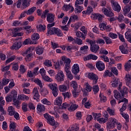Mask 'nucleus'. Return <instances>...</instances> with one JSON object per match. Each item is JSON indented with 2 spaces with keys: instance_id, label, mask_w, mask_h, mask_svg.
Instances as JSON below:
<instances>
[{
  "instance_id": "30",
  "label": "nucleus",
  "mask_w": 131,
  "mask_h": 131,
  "mask_svg": "<svg viewBox=\"0 0 131 131\" xmlns=\"http://www.w3.org/2000/svg\"><path fill=\"white\" fill-rule=\"evenodd\" d=\"M78 108V105L73 103L71 105L70 107H69L68 109L69 111H70L71 112H72V111H75Z\"/></svg>"
},
{
  "instance_id": "40",
  "label": "nucleus",
  "mask_w": 131,
  "mask_h": 131,
  "mask_svg": "<svg viewBox=\"0 0 131 131\" xmlns=\"http://www.w3.org/2000/svg\"><path fill=\"white\" fill-rule=\"evenodd\" d=\"M41 102L43 105H47V106H51L52 105V102L49 101L47 98H43L41 100Z\"/></svg>"
},
{
  "instance_id": "5",
  "label": "nucleus",
  "mask_w": 131,
  "mask_h": 131,
  "mask_svg": "<svg viewBox=\"0 0 131 131\" xmlns=\"http://www.w3.org/2000/svg\"><path fill=\"white\" fill-rule=\"evenodd\" d=\"M43 117L46 119L47 122L52 126L58 127L59 126V123L55 120L54 117L51 116L48 113H46L43 115Z\"/></svg>"
},
{
  "instance_id": "8",
  "label": "nucleus",
  "mask_w": 131,
  "mask_h": 131,
  "mask_svg": "<svg viewBox=\"0 0 131 131\" xmlns=\"http://www.w3.org/2000/svg\"><path fill=\"white\" fill-rule=\"evenodd\" d=\"M55 78L57 82H62V81H64L65 75L64 74L63 71H58L57 74L55 76Z\"/></svg>"
},
{
  "instance_id": "48",
  "label": "nucleus",
  "mask_w": 131,
  "mask_h": 131,
  "mask_svg": "<svg viewBox=\"0 0 131 131\" xmlns=\"http://www.w3.org/2000/svg\"><path fill=\"white\" fill-rule=\"evenodd\" d=\"M31 28V26H28L21 28V30H23L25 29V30H26V33L27 34H29V33H31V32L32 31V30L30 29Z\"/></svg>"
},
{
  "instance_id": "21",
  "label": "nucleus",
  "mask_w": 131,
  "mask_h": 131,
  "mask_svg": "<svg viewBox=\"0 0 131 131\" xmlns=\"http://www.w3.org/2000/svg\"><path fill=\"white\" fill-rule=\"evenodd\" d=\"M62 10H63V11H66V12L69 11L70 13H71V12H73V11H74V8H73V6L70 4L69 5H64L62 7Z\"/></svg>"
},
{
  "instance_id": "7",
  "label": "nucleus",
  "mask_w": 131,
  "mask_h": 131,
  "mask_svg": "<svg viewBox=\"0 0 131 131\" xmlns=\"http://www.w3.org/2000/svg\"><path fill=\"white\" fill-rule=\"evenodd\" d=\"M117 120L114 118H110L107 119V122L106 123L107 129H110V128H114L115 125L117 123Z\"/></svg>"
},
{
  "instance_id": "23",
  "label": "nucleus",
  "mask_w": 131,
  "mask_h": 131,
  "mask_svg": "<svg viewBox=\"0 0 131 131\" xmlns=\"http://www.w3.org/2000/svg\"><path fill=\"white\" fill-rule=\"evenodd\" d=\"M83 59L84 61H88L89 60H97L98 56L91 54L87 56L84 57Z\"/></svg>"
},
{
  "instance_id": "46",
  "label": "nucleus",
  "mask_w": 131,
  "mask_h": 131,
  "mask_svg": "<svg viewBox=\"0 0 131 131\" xmlns=\"http://www.w3.org/2000/svg\"><path fill=\"white\" fill-rule=\"evenodd\" d=\"M35 10H36V7H33L30 8L28 11H26L27 15H32L34 12H35Z\"/></svg>"
},
{
  "instance_id": "18",
  "label": "nucleus",
  "mask_w": 131,
  "mask_h": 131,
  "mask_svg": "<svg viewBox=\"0 0 131 131\" xmlns=\"http://www.w3.org/2000/svg\"><path fill=\"white\" fill-rule=\"evenodd\" d=\"M33 99L34 100H36L37 102H38V100H39V98L40 96L38 93V90H37V88H35L33 91Z\"/></svg>"
},
{
  "instance_id": "35",
  "label": "nucleus",
  "mask_w": 131,
  "mask_h": 131,
  "mask_svg": "<svg viewBox=\"0 0 131 131\" xmlns=\"http://www.w3.org/2000/svg\"><path fill=\"white\" fill-rule=\"evenodd\" d=\"M124 70L125 71H130L131 69V63L130 62H128V61L124 63Z\"/></svg>"
},
{
  "instance_id": "2",
  "label": "nucleus",
  "mask_w": 131,
  "mask_h": 131,
  "mask_svg": "<svg viewBox=\"0 0 131 131\" xmlns=\"http://www.w3.org/2000/svg\"><path fill=\"white\" fill-rule=\"evenodd\" d=\"M120 103H123L121 108H120V112L121 115L126 120L127 122L128 121L129 116L127 114L125 113H123V111H125L126 110V108H127V104H128V100L127 99H124L123 101H118V104H120Z\"/></svg>"
},
{
  "instance_id": "44",
  "label": "nucleus",
  "mask_w": 131,
  "mask_h": 131,
  "mask_svg": "<svg viewBox=\"0 0 131 131\" xmlns=\"http://www.w3.org/2000/svg\"><path fill=\"white\" fill-rule=\"evenodd\" d=\"M92 12H93V8L91 7V6H89L86 11H83L82 14H85V15H90Z\"/></svg>"
},
{
  "instance_id": "32",
  "label": "nucleus",
  "mask_w": 131,
  "mask_h": 131,
  "mask_svg": "<svg viewBox=\"0 0 131 131\" xmlns=\"http://www.w3.org/2000/svg\"><path fill=\"white\" fill-rule=\"evenodd\" d=\"M8 112L9 113V115L10 116H13L16 112H15V109L14 107H13L12 106H10L8 107Z\"/></svg>"
},
{
  "instance_id": "16",
  "label": "nucleus",
  "mask_w": 131,
  "mask_h": 131,
  "mask_svg": "<svg viewBox=\"0 0 131 131\" xmlns=\"http://www.w3.org/2000/svg\"><path fill=\"white\" fill-rule=\"evenodd\" d=\"M101 12H102V13L104 14L107 17H113V16H114V13H113L111 10H108L105 8H103L102 9Z\"/></svg>"
},
{
  "instance_id": "54",
  "label": "nucleus",
  "mask_w": 131,
  "mask_h": 131,
  "mask_svg": "<svg viewBox=\"0 0 131 131\" xmlns=\"http://www.w3.org/2000/svg\"><path fill=\"white\" fill-rule=\"evenodd\" d=\"M10 82V79L4 78L2 79L1 83L3 85H7Z\"/></svg>"
},
{
  "instance_id": "58",
  "label": "nucleus",
  "mask_w": 131,
  "mask_h": 131,
  "mask_svg": "<svg viewBox=\"0 0 131 131\" xmlns=\"http://www.w3.org/2000/svg\"><path fill=\"white\" fill-rule=\"evenodd\" d=\"M46 29V26L39 25L37 26V30L38 31H44Z\"/></svg>"
},
{
  "instance_id": "52",
  "label": "nucleus",
  "mask_w": 131,
  "mask_h": 131,
  "mask_svg": "<svg viewBox=\"0 0 131 131\" xmlns=\"http://www.w3.org/2000/svg\"><path fill=\"white\" fill-rule=\"evenodd\" d=\"M36 53L37 55H41L43 53V49L41 47H36Z\"/></svg>"
},
{
  "instance_id": "61",
  "label": "nucleus",
  "mask_w": 131,
  "mask_h": 131,
  "mask_svg": "<svg viewBox=\"0 0 131 131\" xmlns=\"http://www.w3.org/2000/svg\"><path fill=\"white\" fill-rule=\"evenodd\" d=\"M34 82L39 85L40 88H42V83H41V81H40V80H39V79H35L34 80Z\"/></svg>"
},
{
  "instance_id": "56",
  "label": "nucleus",
  "mask_w": 131,
  "mask_h": 131,
  "mask_svg": "<svg viewBox=\"0 0 131 131\" xmlns=\"http://www.w3.org/2000/svg\"><path fill=\"white\" fill-rule=\"evenodd\" d=\"M45 66H47V67H52L53 66V64H52V60H46L44 62Z\"/></svg>"
},
{
  "instance_id": "64",
  "label": "nucleus",
  "mask_w": 131,
  "mask_h": 131,
  "mask_svg": "<svg viewBox=\"0 0 131 131\" xmlns=\"http://www.w3.org/2000/svg\"><path fill=\"white\" fill-rule=\"evenodd\" d=\"M21 108L23 111L25 112H26L27 111L28 108H27V103L26 102H23L21 105Z\"/></svg>"
},
{
  "instance_id": "37",
  "label": "nucleus",
  "mask_w": 131,
  "mask_h": 131,
  "mask_svg": "<svg viewBox=\"0 0 131 131\" xmlns=\"http://www.w3.org/2000/svg\"><path fill=\"white\" fill-rule=\"evenodd\" d=\"M31 38L32 40V41L33 42H34V41H35L36 43V41H37V40L39 39V34L37 33H34L32 35Z\"/></svg>"
},
{
  "instance_id": "38",
  "label": "nucleus",
  "mask_w": 131,
  "mask_h": 131,
  "mask_svg": "<svg viewBox=\"0 0 131 131\" xmlns=\"http://www.w3.org/2000/svg\"><path fill=\"white\" fill-rule=\"evenodd\" d=\"M22 6L24 8H27L30 5V0H21Z\"/></svg>"
},
{
  "instance_id": "28",
  "label": "nucleus",
  "mask_w": 131,
  "mask_h": 131,
  "mask_svg": "<svg viewBox=\"0 0 131 131\" xmlns=\"http://www.w3.org/2000/svg\"><path fill=\"white\" fill-rule=\"evenodd\" d=\"M46 111V106L41 103H38L37 106V111L38 112H43Z\"/></svg>"
},
{
  "instance_id": "41",
  "label": "nucleus",
  "mask_w": 131,
  "mask_h": 131,
  "mask_svg": "<svg viewBox=\"0 0 131 131\" xmlns=\"http://www.w3.org/2000/svg\"><path fill=\"white\" fill-rule=\"evenodd\" d=\"M68 88L66 85L61 84L59 86V90L60 92L64 93V92H66V91H68Z\"/></svg>"
},
{
  "instance_id": "1",
  "label": "nucleus",
  "mask_w": 131,
  "mask_h": 131,
  "mask_svg": "<svg viewBox=\"0 0 131 131\" xmlns=\"http://www.w3.org/2000/svg\"><path fill=\"white\" fill-rule=\"evenodd\" d=\"M121 95H120V93L118 92L117 90L114 91V97H115V99L119 100V102L120 101H123L124 99H126L124 98V97H127V88L125 86L123 87V90L121 91Z\"/></svg>"
},
{
  "instance_id": "42",
  "label": "nucleus",
  "mask_w": 131,
  "mask_h": 131,
  "mask_svg": "<svg viewBox=\"0 0 131 131\" xmlns=\"http://www.w3.org/2000/svg\"><path fill=\"white\" fill-rule=\"evenodd\" d=\"M76 36L77 37L82 38L84 40L85 39V35L79 31L76 32Z\"/></svg>"
},
{
  "instance_id": "39",
  "label": "nucleus",
  "mask_w": 131,
  "mask_h": 131,
  "mask_svg": "<svg viewBox=\"0 0 131 131\" xmlns=\"http://www.w3.org/2000/svg\"><path fill=\"white\" fill-rule=\"evenodd\" d=\"M42 78L45 80V81H47V82H53V79L47 75L42 76Z\"/></svg>"
},
{
  "instance_id": "10",
  "label": "nucleus",
  "mask_w": 131,
  "mask_h": 131,
  "mask_svg": "<svg viewBox=\"0 0 131 131\" xmlns=\"http://www.w3.org/2000/svg\"><path fill=\"white\" fill-rule=\"evenodd\" d=\"M111 3L114 11L119 13V12H120V10H121V7H120V5H119V4H118V2H116V1L115 0H111Z\"/></svg>"
},
{
  "instance_id": "50",
  "label": "nucleus",
  "mask_w": 131,
  "mask_h": 131,
  "mask_svg": "<svg viewBox=\"0 0 131 131\" xmlns=\"http://www.w3.org/2000/svg\"><path fill=\"white\" fill-rule=\"evenodd\" d=\"M107 120H108V119L106 118H100L97 119V121L99 122V123H100L101 124L106 123Z\"/></svg>"
},
{
  "instance_id": "12",
  "label": "nucleus",
  "mask_w": 131,
  "mask_h": 131,
  "mask_svg": "<svg viewBox=\"0 0 131 131\" xmlns=\"http://www.w3.org/2000/svg\"><path fill=\"white\" fill-rule=\"evenodd\" d=\"M119 84V89H120L122 86V83L119 81L118 79L115 78L113 79L111 82V85L113 86V88H116Z\"/></svg>"
},
{
  "instance_id": "20",
  "label": "nucleus",
  "mask_w": 131,
  "mask_h": 131,
  "mask_svg": "<svg viewBox=\"0 0 131 131\" xmlns=\"http://www.w3.org/2000/svg\"><path fill=\"white\" fill-rule=\"evenodd\" d=\"M63 103V97L61 96L57 97L54 100V104L55 106H61Z\"/></svg>"
},
{
  "instance_id": "4",
  "label": "nucleus",
  "mask_w": 131,
  "mask_h": 131,
  "mask_svg": "<svg viewBox=\"0 0 131 131\" xmlns=\"http://www.w3.org/2000/svg\"><path fill=\"white\" fill-rule=\"evenodd\" d=\"M17 99V91L16 90H13L11 91L10 95L7 96L6 97V102H11V101H13L15 105L16 106V108L19 109L20 108V104H19V102H17L16 99Z\"/></svg>"
},
{
  "instance_id": "26",
  "label": "nucleus",
  "mask_w": 131,
  "mask_h": 131,
  "mask_svg": "<svg viewBox=\"0 0 131 131\" xmlns=\"http://www.w3.org/2000/svg\"><path fill=\"white\" fill-rule=\"evenodd\" d=\"M6 101L4 100V97L0 98V112H2V114H5V111L3 108V106L5 105Z\"/></svg>"
},
{
  "instance_id": "13",
  "label": "nucleus",
  "mask_w": 131,
  "mask_h": 131,
  "mask_svg": "<svg viewBox=\"0 0 131 131\" xmlns=\"http://www.w3.org/2000/svg\"><path fill=\"white\" fill-rule=\"evenodd\" d=\"M119 49L122 54H124V55H127L128 54V47L126 43H124L123 45L120 46Z\"/></svg>"
},
{
  "instance_id": "47",
  "label": "nucleus",
  "mask_w": 131,
  "mask_h": 131,
  "mask_svg": "<svg viewBox=\"0 0 131 131\" xmlns=\"http://www.w3.org/2000/svg\"><path fill=\"white\" fill-rule=\"evenodd\" d=\"M103 76V77H111V76H113V73L109 71V70H106L104 72Z\"/></svg>"
},
{
  "instance_id": "51",
  "label": "nucleus",
  "mask_w": 131,
  "mask_h": 131,
  "mask_svg": "<svg viewBox=\"0 0 131 131\" xmlns=\"http://www.w3.org/2000/svg\"><path fill=\"white\" fill-rule=\"evenodd\" d=\"M16 129V123L14 122H10V130L15 131Z\"/></svg>"
},
{
  "instance_id": "15",
  "label": "nucleus",
  "mask_w": 131,
  "mask_h": 131,
  "mask_svg": "<svg viewBox=\"0 0 131 131\" xmlns=\"http://www.w3.org/2000/svg\"><path fill=\"white\" fill-rule=\"evenodd\" d=\"M88 76L89 79H91V80L93 81V83H94V84H96V83L98 82V80L99 79V77H98V75L93 73H90L88 74Z\"/></svg>"
},
{
  "instance_id": "25",
  "label": "nucleus",
  "mask_w": 131,
  "mask_h": 131,
  "mask_svg": "<svg viewBox=\"0 0 131 131\" xmlns=\"http://www.w3.org/2000/svg\"><path fill=\"white\" fill-rule=\"evenodd\" d=\"M64 71L66 73V76L70 80H72L73 79V75L71 73L70 69H64Z\"/></svg>"
},
{
  "instance_id": "19",
  "label": "nucleus",
  "mask_w": 131,
  "mask_h": 131,
  "mask_svg": "<svg viewBox=\"0 0 131 131\" xmlns=\"http://www.w3.org/2000/svg\"><path fill=\"white\" fill-rule=\"evenodd\" d=\"M72 72L73 74L76 75L79 73V65L77 63H75L72 68Z\"/></svg>"
},
{
  "instance_id": "11",
  "label": "nucleus",
  "mask_w": 131,
  "mask_h": 131,
  "mask_svg": "<svg viewBox=\"0 0 131 131\" xmlns=\"http://www.w3.org/2000/svg\"><path fill=\"white\" fill-rule=\"evenodd\" d=\"M22 30V28H14L13 29H10L9 31L10 32H12V35L16 37V36H22L23 35V33H19V31H21Z\"/></svg>"
},
{
  "instance_id": "55",
  "label": "nucleus",
  "mask_w": 131,
  "mask_h": 131,
  "mask_svg": "<svg viewBox=\"0 0 131 131\" xmlns=\"http://www.w3.org/2000/svg\"><path fill=\"white\" fill-rule=\"evenodd\" d=\"M92 115L95 120H97V121H98V119H99V118H100L102 116V114H101V113L97 114V113H93L92 114Z\"/></svg>"
},
{
  "instance_id": "31",
  "label": "nucleus",
  "mask_w": 131,
  "mask_h": 131,
  "mask_svg": "<svg viewBox=\"0 0 131 131\" xmlns=\"http://www.w3.org/2000/svg\"><path fill=\"white\" fill-rule=\"evenodd\" d=\"M81 4H75V13H80L83 10V8L82 6H79Z\"/></svg>"
},
{
  "instance_id": "9",
  "label": "nucleus",
  "mask_w": 131,
  "mask_h": 131,
  "mask_svg": "<svg viewBox=\"0 0 131 131\" xmlns=\"http://www.w3.org/2000/svg\"><path fill=\"white\" fill-rule=\"evenodd\" d=\"M63 62L66 63L64 69H70V63H71V60L66 56H62L61 57V60L60 61L61 65H63Z\"/></svg>"
},
{
  "instance_id": "43",
  "label": "nucleus",
  "mask_w": 131,
  "mask_h": 131,
  "mask_svg": "<svg viewBox=\"0 0 131 131\" xmlns=\"http://www.w3.org/2000/svg\"><path fill=\"white\" fill-rule=\"evenodd\" d=\"M70 86L73 88L74 90H77V88H78V85L77 84V82L76 81H72L70 82Z\"/></svg>"
},
{
  "instance_id": "62",
  "label": "nucleus",
  "mask_w": 131,
  "mask_h": 131,
  "mask_svg": "<svg viewBox=\"0 0 131 131\" xmlns=\"http://www.w3.org/2000/svg\"><path fill=\"white\" fill-rule=\"evenodd\" d=\"M100 58L102 61H104V62H105L106 63H108V62H109V58L106 55L101 56Z\"/></svg>"
},
{
  "instance_id": "29",
  "label": "nucleus",
  "mask_w": 131,
  "mask_h": 131,
  "mask_svg": "<svg viewBox=\"0 0 131 131\" xmlns=\"http://www.w3.org/2000/svg\"><path fill=\"white\" fill-rule=\"evenodd\" d=\"M78 129H79V125L78 124H75L71 128H68L67 131H78Z\"/></svg>"
},
{
  "instance_id": "57",
  "label": "nucleus",
  "mask_w": 131,
  "mask_h": 131,
  "mask_svg": "<svg viewBox=\"0 0 131 131\" xmlns=\"http://www.w3.org/2000/svg\"><path fill=\"white\" fill-rule=\"evenodd\" d=\"M40 93L41 96L45 97V96H47L48 94H49V91H48V90L47 89H43L40 90Z\"/></svg>"
},
{
  "instance_id": "22",
  "label": "nucleus",
  "mask_w": 131,
  "mask_h": 131,
  "mask_svg": "<svg viewBox=\"0 0 131 131\" xmlns=\"http://www.w3.org/2000/svg\"><path fill=\"white\" fill-rule=\"evenodd\" d=\"M22 47V43L20 41L15 42L11 47V50H19Z\"/></svg>"
},
{
  "instance_id": "6",
  "label": "nucleus",
  "mask_w": 131,
  "mask_h": 131,
  "mask_svg": "<svg viewBox=\"0 0 131 131\" xmlns=\"http://www.w3.org/2000/svg\"><path fill=\"white\" fill-rule=\"evenodd\" d=\"M46 16H47V20L48 22H49V23H52L55 19V15L52 13H49V10H45V11L43 12L41 15V18L46 19Z\"/></svg>"
},
{
  "instance_id": "45",
  "label": "nucleus",
  "mask_w": 131,
  "mask_h": 131,
  "mask_svg": "<svg viewBox=\"0 0 131 131\" xmlns=\"http://www.w3.org/2000/svg\"><path fill=\"white\" fill-rule=\"evenodd\" d=\"M47 73H48L49 76L50 77H54L56 76V72L55 70L53 69H49L47 71Z\"/></svg>"
},
{
  "instance_id": "63",
  "label": "nucleus",
  "mask_w": 131,
  "mask_h": 131,
  "mask_svg": "<svg viewBox=\"0 0 131 131\" xmlns=\"http://www.w3.org/2000/svg\"><path fill=\"white\" fill-rule=\"evenodd\" d=\"M111 72L115 74V75H118V70L115 67H113L111 69Z\"/></svg>"
},
{
  "instance_id": "53",
  "label": "nucleus",
  "mask_w": 131,
  "mask_h": 131,
  "mask_svg": "<svg viewBox=\"0 0 131 131\" xmlns=\"http://www.w3.org/2000/svg\"><path fill=\"white\" fill-rule=\"evenodd\" d=\"M99 98L100 99V101L102 103H105V102L107 101V97L104 96V95H103L102 93H100Z\"/></svg>"
},
{
  "instance_id": "34",
  "label": "nucleus",
  "mask_w": 131,
  "mask_h": 131,
  "mask_svg": "<svg viewBox=\"0 0 131 131\" xmlns=\"http://www.w3.org/2000/svg\"><path fill=\"white\" fill-rule=\"evenodd\" d=\"M125 81L126 85H129V83L131 82V76L128 74H126L125 76Z\"/></svg>"
},
{
  "instance_id": "49",
  "label": "nucleus",
  "mask_w": 131,
  "mask_h": 131,
  "mask_svg": "<svg viewBox=\"0 0 131 131\" xmlns=\"http://www.w3.org/2000/svg\"><path fill=\"white\" fill-rule=\"evenodd\" d=\"M129 11H130V6H126L123 10L124 15L125 16L127 15V13H128Z\"/></svg>"
},
{
  "instance_id": "14",
  "label": "nucleus",
  "mask_w": 131,
  "mask_h": 131,
  "mask_svg": "<svg viewBox=\"0 0 131 131\" xmlns=\"http://www.w3.org/2000/svg\"><path fill=\"white\" fill-rule=\"evenodd\" d=\"M33 51V48H29L26 51V54H28L25 57V60L27 62H30L31 61V59H32V54H31V52Z\"/></svg>"
},
{
  "instance_id": "24",
  "label": "nucleus",
  "mask_w": 131,
  "mask_h": 131,
  "mask_svg": "<svg viewBox=\"0 0 131 131\" xmlns=\"http://www.w3.org/2000/svg\"><path fill=\"white\" fill-rule=\"evenodd\" d=\"M92 19L93 20H96V19H98V20H101L104 17L103 15L99 13H92L91 16Z\"/></svg>"
},
{
  "instance_id": "60",
  "label": "nucleus",
  "mask_w": 131,
  "mask_h": 131,
  "mask_svg": "<svg viewBox=\"0 0 131 131\" xmlns=\"http://www.w3.org/2000/svg\"><path fill=\"white\" fill-rule=\"evenodd\" d=\"M85 85V91L86 92H88V93H90V92H92V89H93V88L92 87V86L90 85V84L86 83Z\"/></svg>"
},
{
  "instance_id": "27",
  "label": "nucleus",
  "mask_w": 131,
  "mask_h": 131,
  "mask_svg": "<svg viewBox=\"0 0 131 131\" xmlns=\"http://www.w3.org/2000/svg\"><path fill=\"white\" fill-rule=\"evenodd\" d=\"M99 49H100V47L99 46L96 45L95 42L94 44L91 45V51L93 53H96L99 50Z\"/></svg>"
},
{
  "instance_id": "3",
  "label": "nucleus",
  "mask_w": 131,
  "mask_h": 131,
  "mask_svg": "<svg viewBox=\"0 0 131 131\" xmlns=\"http://www.w3.org/2000/svg\"><path fill=\"white\" fill-rule=\"evenodd\" d=\"M55 26V23L50 24L48 25L47 28L48 29L47 32V35H52V34H57L58 36H62L63 35V33H62V31L60 29L56 28H52L53 26Z\"/></svg>"
},
{
  "instance_id": "33",
  "label": "nucleus",
  "mask_w": 131,
  "mask_h": 131,
  "mask_svg": "<svg viewBox=\"0 0 131 131\" xmlns=\"http://www.w3.org/2000/svg\"><path fill=\"white\" fill-rule=\"evenodd\" d=\"M29 43L30 45H36V42H33L32 41H31L30 38H27L25 39L23 42V45H25V46H26V45H29Z\"/></svg>"
},
{
  "instance_id": "17",
  "label": "nucleus",
  "mask_w": 131,
  "mask_h": 131,
  "mask_svg": "<svg viewBox=\"0 0 131 131\" xmlns=\"http://www.w3.org/2000/svg\"><path fill=\"white\" fill-rule=\"evenodd\" d=\"M96 66L99 71H103L105 69V63L101 61L97 62Z\"/></svg>"
},
{
  "instance_id": "36",
  "label": "nucleus",
  "mask_w": 131,
  "mask_h": 131,
  "mask_svg": "<svg viewBox=\"0 0 131 131\" xmlns=\"http://www.w3.org/2000/svg\"><path fill=\"white\" fill-rule=\"evenodd\" d=\"M49 89H51L52 91H55L57 89L58 85L56 83H51L48 84Z\"/></svg>"
},
{
  "instance_id": "59",
  "label": "nucleus",
  "mask_w": 131,
  "mask_h": 131,
  "mask_svg": "<svg viewBox=\"0 0 131 131\" xmlns=\"http://www.w3.org/2000/svg\"><path fill=\"white\" fill-rule=\"evenodd\" d=\"M99 91H100V89L99 88V85H95L93 86V91L94 92V94H98L99 93Z\"/></svg>"
}]
</instances>
